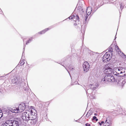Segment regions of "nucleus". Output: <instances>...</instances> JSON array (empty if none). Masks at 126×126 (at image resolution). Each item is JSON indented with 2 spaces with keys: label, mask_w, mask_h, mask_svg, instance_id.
<instances>
[{
  "label": "nucleus",
  "mask_w": 126,
  "mask_h": 126,
  "mask_svg": "<svg viewBox=\"0 0 126 126\" xmlns=\"http://www.w3.org/2000/svg\"><path fill=\"white\" fill-rule=\"evenodd\" d=\"M31 106L29 110L22 114V118L24 121H27L29 120H34L37 117L36 112L35 109L32 108Z\"/></svg>",
  "instance_id": "obj_1"
},
{
  "label": "nucleus",
  "mask_w": 126,
  "mask_h": 126,
  "mask_svg": "<svg viewBox=\"0 0 126 126\" xmlns=\"http://www.w3.org/2000/svg\"><path fill=\"white\" fill-rule=\"evenodd\" d=\"M115 79L111 74L106 73L105 77L101 81V82L105 85L109 84L110 82H114Z\"/></svg>",
  "instance_id": "obj_2"
},
{
  "label": "nucleus",
  "mask_w": 126,
  "mask_h": 126,
  "mask_svg": "<svg viewBox=\"0 0 126 126\" xmlns=\"http://www.w3.org/2000/svg\"><path fill=\"white\" fill-rule=\"evenodd\" d=\"M20 121L16 120H10L6 121L2 124L1 126H19Z\"/></svg>",
  "instance_id": "obj_3"
},
{
  "label": "nucleus",
  "mask_w": 126,
  "mask_h": 126,
  "mask_svg": "<svg viewBox=\"0 0 126 126\" xmlns=\"http://www.w3.org/2000/svg\"><path fill=\"white\" fill-rule=\"evenodd\" d=\"M78 4L80 5L78 8L76 7L75 10L76 11L77 10V12L80 13L83 17L84 14H85V12H84L82 9V6L85 5V3L83 0H81L78 2Z\"/></svg>",
  "instance_id": "obj_4"
},
{
  "label": "nucleus",
  "mask_w": 126,
  "mask_h": 126,
  "mask_svg": "<svg viewBox=\"0 0 126 126\" xmlns=\"http://www.w3.org/2000/svg\"><path fill=\"white\" fill-rule=\"evenodd\" d=\"M112 53H109V52H106L102 58V60L104 63H107L111 59L112 56Z\"/></svg>",
  "instance_id": "obj_5"
},
{
  "label": "nucleus",
  "mask_w": 126,
  "mask_h": 126,
  "mask_svg": "<svg viewBox=\"0 0 126 126\" xmlns=\"http://www.w3.org/2000/svg\"><path fill=\"white\" fill-rule=\"evenodd\" d=\"M89 87L90 88V89H88L87 91H86V92L87 96H89V95H91L92 93V90H94L96 88V86L95 85H93L92 84H90L89 85Z\"/></svg>",
  "instance_id": "obj_6"
},
{
  "label": "nucleus",
  "mask_w": 126,
  "mask_h": 126,
  "mask_svg": "<svg viewBox=\"0 0 126 126\" xmlns=\"http://www.w3.org/2000/svg\"><path fill=\"white\" fill-rule=\"evenodd\" d=\"M92 11V9L91 7H87V10L86 12V14L85 13V14H84V16H85V21H87V19L89 16L91 14Z\"/></svg>",
  "instance_id": "obj_7"
},
{
  "label": "nucleus",
  "mask_w": 126,
  "mask_h": 126,
  "mask_svg": "<svg viewBox=\"0 0 126 126\" xmlns=\"http://www.w3.org/2000/svg\"><path fill=\"white\" fill-rule=\"evenodd\" d=\"M28 107V104L27 103H22L19 105L18 107L20 111H21V112L22 111Z\"/></svg>",
  "instance_id": "obj_8"
},
{
  "label": "nucleus",
  "mask_w": 126,
  "mask_h": 126,
  "mask_svg": "<svg viewBox=\"0 0 126 126\" xmlns=\"http://www.w3.org/2000/svg\"><path fill=\"white\" fill-rule=\"evenodd\" d=\"M83 68L85 72L88 71L90 68V65L89 63L87 62H84L83 64Z\"/></svg>",
  "instance_id": "obj_9"
},
{
  "label": "nucleus",
  "mask_w": 126,
  "mask_h": 126,
  "mask_svg": "<svg viewBox=\"0 0 126 126\" xmlns=\"http://www.w3.org/2000/svg\"><path fill=\"white\" fill-rule=\"evenodd\" d=\"M119 70L121 71L120 72L122 74L121 76H122V77L126 76V67H119Z\"/></svg>",
  "instance_id": "obj_10"
},
{
  "label": "nucleus",
  "mask_w": 126,
  "mask_h": 126,
  "mask_svg": "<svg viewBox=\"0 0 126 126\" xmlns=\"http://www.w3.org/2000/svg\"><path fill=\"white\" fill-rule=\"evenodd\" d=\"M10 110L12 112L16 113L21 112V111H20L19 109L18 108L13 107L10 109Z\"/></svg>",
  "instance_id": "obj_11"
},
{
  "label": "nucleus",
  "mask_w": 126,
  "mask_h": 126,
  "mask_svg": "<svg viewBox=\"0 0 126 126\" xmlns=\"http://www.w3.org/2000/svg\"><path fill=\"white\" fill-rule=\"evenodd\" d=\"M65 68V69L67 70L68 72L69 73L70 75V72L68 71V69H69L70 71H73L75 70V69L74 67L71 65H70L68 66L65 67L63 66Z\"/></svg>",
  "instance_id": "obj_12"
},
{
  "label": "nucleus",
  "mask_w": 126,
  "mask_h": 126,
  "mask_svg": "<svg viewBox=\"0 0 126 126\" xmlns=\"http://www.w3.org/2000/svg\"><path fill=\"white\" fill-rule=\"evenodd\" d=\"M114 68L113 65L112 64H108L106 65L104 67V69H110L111 70H113Z\"/></svg>",
  "instance_id": "obj_13"
},
{
  "label": "nucleus",
  "mask_w": 126,
  "mask_h": 126,
  "mask_svg": "<svg viewBox=\"0 0 126 126\" xmlns=\"http://www.w3.org/2000/svg\"><path fill=\"white\" fill-rule=\"evenodd\" d=\"M52 28V26H51L50 27H49L48 28H46V29H44V30H43L41 32H39L38 33V34H44V33H45L48 30L50 29L51 28Z\"/></svg>",
  "instance_id": "obj_14"
},
{
  "label": "nucleus",
  "mask_w": 126,
  "mask_h": 126,
  "mask_svg": "<svg viewBox=\"0 0 126 126\" xmlns=\"http://www.w3.org/2000/svg\"><path fill=\"white\" fill-rule=\"evenodd\" d=\"M12 83L14 84H17L19 83L18 79L17 78H15L14 79H13L12 80Z\"/></svg>",
  "instance_id": "obj_15"
},
{
  "label": "nucleus",
  "mask_w": 126,
  "mask_h": 126,
  "mask_svg": "<svg viewBox=\"0 0 126 126\" xmlns=\"http://www.w3.org/2000/svg\"><path fill=\"white\" fill-rule=\"evenodd\" d=\"M116 70L118 76L122 77V76H121V75H122V74L121 72H120L121 71L120 70H119V67L117 68Z\"/></svg>",
  "instance_id": "obj_16"
},
{
  "label": "nucleus",
  "mask_w": 126,
  "mask_h": 126,
  "mask_svg": "<svg viewBox=\"0 0 126 126\" xmlns=\"http://www.w3.org/2000/svg\"><path fill=\"white\" fill-rule=\"evenodd\" d=\"M105 69V71L106 72V73L111 74L113 71V70H111L110 69Z\"/></svg>",
  "instance_id": "obj_17"
},
{
  "label": "nucleus",
  "mask_w": 126,
  "mask_h": 126,
  "mask_svg": "<svg viewBox=\"0 0 126 126\" xmlns=\"http://www.w3.org/2000/svg\"><path fill=\"white\" fill-rule=\"evenodd\" d=\"M73 19H73L74 20L75 19L77 20L76 21V22L77 21H78V22H80L78 20L79 19V17L77 15H76V16L73 15Z\"/></svg>",
  "instance_id": "obj_18"
},
{
  "label": "nucleus",
  "mask_w": 126,
  "mask_h": 126,
  "mask_svg": "<svg viewBox=\"0 0 126 126\" xmlns=\"http://www.w3.org/2000/svg\"><path fill=\"white\" fill-rule=\"evenodd\" d=\"M106 50L108 51L107 52H109L110 54V53H112V52H113V49L112 48V47L110 46Z\"/></svg>",
  "instance_id": "obj_19"
},
{
  "label": "nucleus",
  "mask_w": 126,
  "mask_h": 126,
  "mask_svg": "<svg viewBox=\"0 0 126 126\" xmlns=\"http://www.w3.org/2000/svg\"><path fill=\"white\" fill-rule=\"evenodd\" d=\"M118 53L123 58L126 57V55L121 51H119Z\"/></svg>",
  "instance_id": "obj_20"
},
{
  "label": "nucleus",
  "mask_w": 126,
  "mask_h": 126,
  "mask_svg": "<svg viewBox=\"0 0 126 126\" xmlns=\"http://www.w3.org/2000/svg\"><path fill=\"white\" fill-rule=\"evenodd\" d=\"M124 5L123 3H121L120 4V9H121V11L119 10V12L120 13V14L121 13V12H122V10L124 8Z\"/></svg>",
  "instance_id": "obj_21"
},
{
  "label": "nucleus",
  "mask_w": 126,
  "mask_h": 126,
  "mask_svg": "<svg viewBox=\"0 0 126 126\" xmlns=\"http://www.w3.org/2000/svg\"><path fill=\"white\" fill-rule=\"evenodd\" d=\"M32 38L31 37L29 38V40L27 41L26 42V44L27 45L28 43H31L32 41Z\"/></svg>",
  "instance_id": "obj_22"
},
{
  "label": "nucleus",
  "mask_w": 126,
  "mask_h": 126,
  "mask_svg": "<svg viewBox=\"0 0 126 126\" xmlns=\"http://www.w3.org/2000/svg\"><path fill=\"white\" fill-rule=\"evenodd\" d=\"M121 110V109L120 110L118 108L115 111V112L117 114H120L121 113L120 112V110Z\"/></svg>",
  "instance_id": "obj_23"
},
{
  "label": "nucleus",
  "mask_w": 126,
  "mask_h": 126,
  "mask_svg": "<svg viewBox=\"0 0 126 126\" xmlns=\"http://www.w3.org/2000/svg\"><path fill=\"white\" fill-rule=\"evenodd\" d=\"M95 120L96 121H97L98 120V119L95 116H94L93 117V118L92 119V120L94 121Z\"/></svg>",
  "instance_id": "obj_24"
},
{
  "label": "nucleus",
  "mask_w": 126,
  "mask_h": 126,
  "mask_svg": "<svg viewBox=\"0 0 126 126\" xmlns=\"http://www.w3.org/2000/svg\"><path fill=\"white\" fill-rule=\"evenodd\" d=\"M108 118H107L105 122V123H107L108 124H110V121L109 120H108Z\"/></svg>",
  "instance_id": "obj_25"
},
{
  "label": "nucleus",
  "mask_w": 126,
  "mask_h": 126,
  "mask_svg": "<svg viewBox=\"0 0 126 126\" xmlns=\"http://www.w3.org/2000/svg\"><path fill=\"white\" fill-rule=\"evenodd\" d=\"M112 72H113V74L114 75L118 76V75L116 70V71L114 70V71L113 70Z\"/></svg>",
  "instance_id": "obj_26"
},
{
  "label": "nucleus",
  "mask_w": 126,
  "mask_h": 126,
  "mask_svg": "<svg viewBox=\"0 0 126 126\" xmlns=\"http://www.w3.org/2000/svg\"><path fill=\"white\" fill-rule=\"evenodd\" d=\"M74 25L75 26H76L77 25V26L79 27H82L81 26V25L80 23H79L78 24H77L76 23L74 24Z\"/></svg>",
  "instance_id": "obj_27"
},
{
  "label": "nucleus",
  "mask_w": 126,
  "mask_h": 126,
  "mask_svg": "<svg viewBox=\"0 0 126 126\" xmlns=\"http://www.w3.org/2000/svg\"><path fill=\"white\" fill-rule=\"evenodd\" d=\"M3 115V112L0 109V119L2 117Z\"/></svg>",
  "instance_id": "obj_28"
},
{
  "label": "nucleus",
  "mask_w": 126,
  "mask_h": 126,
  "mask_svg": "<svg viewBox=\"0 0 126 126\" xmlns=\"http://www.w3.org/2000/svg\"><path fill=\"white\" fill-rule=\"evenodd\" d=\"M24 60H21V63L20 64V66H22L25 63V62H24Z\"/></svg>",
  "instance_id": "obj_29"
},
{
  "label": "nucleus",
  "mask_w": 126,
  "mask_h": 126,
  "mask_svg": "<svg viewBox=\"0 0 126 126\" xmlns=\"http://www.w3.org/2000/svg\"><path fill=\"white\" fill-rule=\"evenodd\" d=\"M91 114H90V113L88 112L86 114V116L87 117L89 118V116Z\"/></svg>",
  "instance_id": "obj_30"
},
{
  "label": "nucleus",
  "mask_w": 126,
  "mask_h": 126,
  "mask_svg": "<svg viewBox=\"0 0 126 126\" xmlns=\"http://www.w3.org/2000/svg\"><path fill=\"white\" fill-rule=\"evenodd\" d=\"M33 120H28V122H30L31 124H32L33 123V122L32 121Z\"/></svg>",
  "instance_id": "obj_31"
},
{
  "label": "nucleus",
  "mask_w": 126,
  "mask_h": 126,
  "mask_svg": "<svg viewBox=\"0 0 126 126\" xmlns=\"http://www.w3.org/2000/svg\"><path fill=\"white\" fill-rule=\"evenodd\" d=\"M104 122L103 121H102L101 122V123H100L99 122L98 123L99 124V125L100 126H101L102 125V124H103V125L104 124Z\"/></svg>",
  "instance_id": "obj_32"
},
{
  "label": "nucleus",
  "mask_w": 126,
  "mask_h": 126,
  "mask_svg": "<svg viewBox=\"0 0 126 126\" xmlns=\"http://www.w3.org/2000/svg\"><path fill=\"white\" fill-rule=\"evenodd\" d=\"M115 49L116 50H117V49H118V51L119 52V51H120V49H119V48L118 46H116L115 48Z\"/></svg>",
  "instance_id": "obj_33"
},
{
  "label": "nucleus",
  "mask_w": 126,
  "mask_h": 126,
  "mask_svg": "<svg viewBox=\"0 0 126 126\" xmlns=\"http://www.w3.org/2000/svg\"><path fill=\"white\" fill-rule=\"evenodd\" d=\"M73 15H71L68 18L69 19H72L73 18Z\"/></svg>",
  "instance_id": "obj_34"
},
{
  "label": "nucleus",
  "mask_w": 126,
  "mask_h": 126,
  "mask_svg": "<svg viewBox=\"0 0 126 126\" xmlns=\"http://www.w3.org/2000/svg\"><path fill=\"white\" fill-rule=\"evenodd\" d=\"M24 48H23V49H24H24H25V45H24ZM23 53H24V51H23V53H22V58L23 57Z\"/></svg>",
  "instance_id": "obj_35"
},
{
  "label": "nucleus",
  "mask_w": 126,
  "mask_h": 126,
  "mask_svg": "<svg viewBox=\"0 0 126 126\" xmlns=\"http://www.w3.org/2000/svg\"><path fill=\"white\" fill-rule=\"evenodd\" d=\"M86 126H90V125L88 123H87L85 124Z\"/></svg>",
  "instance_id": "obj_36"
},
{
  "label": "nucleus",
  "mask_w": 126,
  "mask_h": 126,
  "mask_svg": "<svg viewBox=\"0 0 126 126\" xmlns=\"http://www.w3.org/2000/svg\"><path fill=\"white\" fill-rule=\"evenodd\" d=\"M123 114L126 115V111H125V112H124V113H123Z\"/></svg>",
  "instance_id": "obj_37"
},
{
  "label": "nucleus",
  "mask_w": 126,
  "mask_h": 126,
  "mask_svg": "<svg viewBox=\"0 0 126 126\" xmlns=\"http://www.w3.org/2000/svg\"><path fill=\"white\" fill-rule=\"evenodd\" d=\"M77 83H78V82H76L75 83H74L73 84V85H74V84H76Z\"/></svg>",
  "instance_id": "obj_38"
},
{
  "label": "nucleus",
  "mask_w": 126,
  "mask_h": 126,
  "mask_svg": "<svg viewBox=\"0 0 126 126\" xmlns=\"http://www.w3.org/2000/svg\"><path fill=\"white\" fill-rule=\"evenodd\" d=\"M94 115H95V116H97V114L96 113H95L94 114Z\"/></svg>",
  "instance_id": "obj_39"
},
{
  "label": "nucleus",
  "mask_w": 126,
  "mask_h": 126,
  "mask_svg": "<svg viewBox=\"0 0 126 126\" xmlns=\"http://www.w3.org/2000/svg\"><path fill=\"white\" fill-rule=\"evenodd\" d=\"M117 33H116V35ZM116 38V35H115V39H114V40H115Z\"/></svg>",
  "instance_id": "obj_40"
},
{
  "label": "nucleus",
  "mask_w": 126,
  "mask_h": 126,
  "mask_svg": "<svg viewBox=\"0 0 126 126\" xmlns=\"http://www.w3.org/2000/svg\"><path fill=\"white\" fill-rule=\"evenodd\" d=\"M4 77V76H1L0 77Z\"/></svg>",
  "instance_id": "obj_41"
},
{
  "label": "nucleus",
  "mask_w": 126,
  "mask_h": 126,
  "mask_svg": "<svg viewBox=\"0 0 126 126\" xmlns=\"http://www.w3.org/2000/svg\"><path fill=\"white\" fill-rule=\"evenodd\" d=\"M70 76L71 77V76L70 75Z\"/></svg>",
  "instance_id": "obj_42"
},
{
  "label": "nucleus",
  "mask_w": 126,
  "mask_h": 126,
  "mask_svg": "<svg viewBox=\"0 0 126 126\" xmlns=\"http://www.w3.org/2000/svg\"><path fill=\"white\" fill-rule=\"evenodd\" d=\"M24 39H23V41H24Z\"/></svg>",
  "instance_id": "obj_43"
},
{
  "label": "nucleus",
  "mask_w": 126,
  "mask_h": 126,
  "mask_svg": "<svg viewBox=\"0 0 126 126\" xmlns=\"http://www.w3.org/2000/svg\"><path fill=\"white\" fill-rule=\"evenodd\" d=\"M77 120H76V122H77Z\"/></svg>",
  "instance_id": "obj_44"
}]
</instances>
